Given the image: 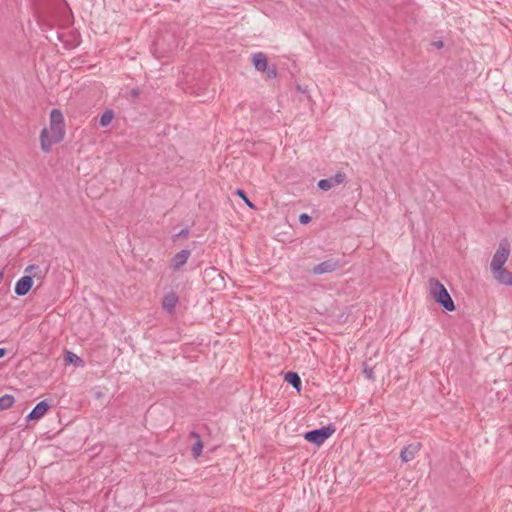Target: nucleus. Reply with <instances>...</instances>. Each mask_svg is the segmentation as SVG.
I'll return each mask as SVG.
<instances>
[{"label":"nucleus","mask_w":512,"mask_h":512,"mask_svg":"<svg viewBox=\"0 0 512 512\" xmlns=\"http://www.w3.org/2000/svg\"><path fill=\"white\" fill-rule=\"evenodd\" d=\"M428 287L431 298L444 310L452 312L456 309L453 299L438 279L430 278L428 280Z\"/></svg>","instance_id":"f257e3e1"},{"label":"nucleus","mask_w":512,"mask_h":512,"mask_svg":"<svg viewBox=\"0 0 512 512\" xmlns=\"http://www.w3.org/2000/svg\"><path fill=\"white\" fill-rule=\"evenodd\" d=\"M38 272H40L38 265H29L26 267L25 273L29 274L21 277L14 287V292L17 296H24L30 291L33 285V278L38 276Z\"/></svg>","instance_id":"f03ea898"},{"label":"nucleus","mask_w":512,"mask_h":512,"mask_svg":"<svg viewBox=\"0 0 512 512\" xmlns=\"http://www.w3.org/2000/svg\"><path fill=\"white\" fill-rule=\"evenodd\" d=\"M336 431L334 424L330 423L317 429L306 431L303 435L304 439L317 446L322 445Z\"/></svg>","instance_id":"7ed1b4c3"},{"label":"nucleus","mask_w":512,"mask_h":512,"mask_svg":"<svg viewBox=\"0 0 512 512\" xmlns=\"http://www.w3.org/2000/svg\"><path fill=\"white\" fill-rule=\"evenodd\" d=\"M50 130L53 134V141L60 143L65 136V122L62 112L54 108L50 112Z\"/></svg>","instance_id":"20e7f679"},{"label":"nucleus","mask_w":512,"mask_h":512,"mask_svg":"<svg viewBox=\"0 0 512 512\" xmlns=\"http://www.w3.org/2000/svg\"><path fill=\"white\" fill-rule=\"evenodd\" d=\"M510 253V243L507 239H502L499 243L498 249L496 250L490 266L491 269L494 270H500L503 268L505 262L508 259Z\"/></svg>","instance_id":"39448f33"},{"label":"nucleus","mask_w":512,"mask_h":512,"mask_svg":"<svg viewBox=\"0 0 512 512\" xmlns=\"http://www.w3.org/2000/svg\"><path fill=\"white\" fill-rule=\"evenodd\" d=\"M345 179L346 174L344 172H337L333 177L319 180L317 186L320 190L328 191L334 186L342 184Z\"/></svg>","instance_id":"423d86ee"},{"label":"nucleus","mask_w":512,"mask_h":512,"mask_svg":"<svg viewBox=\"0 0 512 512\" xmlns=\"http://www.w3.org/2000/svg\"><path fill=\"white\" fill-rule=\"evenodd\" d=\"M340 267V261L338 259H328L317 265L312 269V273L316 275L331 273Z\"/></svg>","instance_id":"0eeeda50"},{"label":"nucleus","mask_w":512,"mask_h":512,"mask_svg":"<svg viewBox=\"0 0 512 512\" xmlns=\"http://www.w3.org/2000/svg\"><path fill=\"white\" fill-rule=\"evenodd\" d=\"M422 445L419 442L411 443L404 446L400 452V459L403 463L412 461L416 454L420 451Z\"/></svg>","instance_id":"6e6552de"},{"label":"nucleus","mask_w":512,"mask_h":512,"mask_svg":"<svg viewBox=\"0 0 512 512\" xmlns=\"http://www.w3.org/2000/svg\"><path fill=\"white\" fill-rule=\"evenodd\" d=\"M50 409V404L47 400H42L35 405L31 412L27 415L26 420H39L42 418Z\"/></svg>","instance_id":"1a4fd4ad"},{"label":"nucleus","mask_w":512,"mask_h":512,"mask_svg":"<svg viewBox=\"0 0 512 512\" xmlns=\"http://www.w3.org/2000/svg\"><path fill=\"white\" fill-rule=\"evenodd\" d=\"M191 251L189 249H183L180 252L176 253L170 262V267L174 270H179L181 267H183L188 258L190 257Z\"/></svg>","instance_id":"9d476101"},{"label":"nucleus","mask_w":512,"mask_h":512,"mask_svg":"<svg viewBox=\"0 0 512 512\" xmlns=\"http://www.w3.org/2000/svg\"><path fill=\"white\" fill-rule=\"evenodd\" d=\"M179 302V297L175 292H170L166 294L162 300V307L168 313H173L177 303Z\"/></svg>","instance_id":"9b49d317"},{"label":"nucleus","mask_w":512,"mask_h":512,"mask_svg":"<svg viewBox=\"0 0 512 512\" xmlns=\"http://www.w3.org/2000/svg\"><path fill=\"white\" fill-rule=\"evenodd\" d=\"M252 61L255 70L259 72H264L265 70L268 69V59L266 54H264L263 52H257L253 54Z\"/></svg>","instance_id":"f8f14e48"},{"label":"nucleus","mask_w":512,"mask_h":512,"mask_svg":"<svg viewBox=\"0 0 512 512\" xmlns=\"http://www.w3.org/2000/svg\"><path fill=\"white\" fill-rule=\"evenodd\" d=\"M40 144L42 151L45 153H49L52 145L55 144V141H53V134L50 136L46 128H44L40 133Z\"/></svg>","instance_id":"ddd939ff"},{"label":"nucleus","mask_w":512,"mask_h":512,"mask_svg":"<svg viewBox=\"0 0 512 512\" xmlns=\"http://www.w3.org/2000/svg\"><path fill=\"white\" fill-rule=\"evenodd\" d=\"M189 437L196 440V442L194 443V445L191 448V452H192L193 457L195 459H197L202 453L203 442L201 440L199 433H197L196 431H191L189 434Z\"/></svg>","instance_id":"4468645a"},{"label":"nucleus","mask_w":512,"mask_h":512,"mask_svg":"<svg viewBox=\"0 0 512 512\" xmlns=\"http://www.w3.org/2000/svg\"><path fill=\"white\" fill-rule=\"evenodd\" d=\"M284 380L289 383L298 392L301 390V378L298 373L294 371H288L284 374Z\"/></svg>","instance_id":"2eb2a0df"},{"label":"nucleus","mask_w":512,"mask_h":512,"mask_svg":"<svg viewBox=\"0 0 512 512\" xmlns=\"http://www.w3.org/2000/svg\"><path fill=\"white\" fill-rule=\"evenodd\" d=\"M496 273V279L504 285H512V273L507 269L501 268L500 270H494Z\"/></svg>","instance_id":"dca6fc26"},{"label":"nucleus","mask_w":512,"mask_h":512,"mask_svg":"<svg viewBox=\"0 0 512 512\" xmlns=\"http://www.w3.org/2000/svg\"><path fill=\"white\" fill-rule=\"evenodd\" d=\"M113 118H114V111L111 109H107L100 116L99 125L101 127H106L112 122Z\"/></svg>","instance_id":"f3484780"},{"label":"nucleus","mask_w":512,"mask_h":512,"mask_svg":"<svg viewBox=\"0 0 512 512\" xmlns=\"http://www.w3.org/2000/svg\"><path fill=\"white\" fill-rule=\"evenodd\" d=\"M14 397L10 394H5L0 397V411L10 408L14 404Z\"/></svg>","instance_id":"a211bd4d"},{"label":"nucleus","mask_w":512,"mask_h":512,"mask_svg":"<svg viewBox=\"0 0 512 512\" xmlns=\"http://www.w3.org/2000/svg\"><path fill=\"white\" fill-rule=\"evenodd\" d=\"M235 194L239 196L250 209H256V206L249 200L244 190L237 189Z\"/></svg>","instance_id":"6ab92c4d"},{"label":"nucleus","mask_w":512,"mask_h":512,"mask_svg":"<svg viewBox=\"0 0 512 512\" xmlns=\"http://www.w3.org/2000/svg\"><path fill=\"white\" fill-rule=\"evenodd\" d=\"M65 361L73 364L82 363V359L70 351L66 353Z\"/></svg>","instance_id":"aec40b11"},{"label":"nucleus","mask_w":512,"mask_h":512,"mask_svg":"<svg viewBox=\"0 0 512 512\" xmlns=\"http://www.w3.org/2000/svg\"><path fill=\"white\" fill-rule=\"evenodd\" d=\"M264 72H266V76L269 79H274L277 77V68L275 65H272V66L268 65V69L265 70Z\"/></svg>","instance_id":"412c9836"},{"label":"nucleus","mask_w":512,"mask_h":512,"mask_svg":"<svg viewBox=\"0 0 512 512\" xmlns=\"http://www.w3.org/2000/svg\"><path fill=\"white\" fill-rule=\"evenodd\" d=\"M311 220H312L311 216L308 215L307 213H302L299 215V222L303 225L310 223Z\"/></svg>","instance_id":"4be33fe9"},{"label":"nucleus","mask_w":512,"mask_h":512,"mask_svg":"<svg viewBox=\"0 0 512 512\" xmlns=\"http://www.w3.org/2000/svg\"><path fill=\"white\" fill-rule=\"evenodd\" d=\"M364 373H365V375H366V377L368 379H373L374 378V372H373L372 368H368L367 366H365Z\"/></svg>","instance_id":"5701e85b"},{"label":"nucleus","mask_w":512,"mask_h":512,"mask_svg":"<svg viewBox=\"0 0 512 512\" xmlns=\"http://www.w3.org/2000/svg\"><path fill=\"white\" fill-rule=\"evenodd\" d=\"M189 234V229L188 228H183L182 230H180V232L175 236V237H186L188 236Z\"/></svg>","instance_id":"b1692460"},{"label":"nucleus","mask_w":512,"mask_h":512,"mask_svg":"<svg viewBox=\"0 0 512 512\" xmlns=\"http://www.w3.org/2000/svg\"><path fill=\"white\" fill-rule=\"evenodd\" d=\"M140 94H141V91H140L138 88H133V89H131V91H130V95H131V97H133V98H137V97H139V95H140Z\"/></svg>","instance_id":"393cba45"},{"label":"nucleus","mask_w":512,"mask_h":512,"mask_svg":"<svg viewBox=\"0 0 512 512\" xmlns=\"http://www.w3.org/2000/svg\"><path fill=\"white\" fill-rule=\"evenodd\" d=\"M7 354L6 348H0V358L4 357Z\"/></svg>","instance_id":"a878e982"},{"label":"nucleus","mask_w":512,"mask_h":512,"mask_svg":"<svg viewBox=\"0 0 512 512\" xmlns=\"http://www.w3.org/2000/svg\"><path fill=\"white\" fill-rule=\"evenodd\" d=\"M442 45H443V44H442V42H441V41L437 43V46H438V47H442Z\"/></svg>","instance_id":"bb28decb"},{"label":"nucleus","mask_w":512,"mask_h":512,"mask_svg":"<svg viewBox=\"0 0 512 512\" xmlns=\"http://www.w3.org/2000/svg\"><path fill=\"white\" fill-rule=\"evenodd\" d=\"M2 276H3V274H2V272H0V279L2 278Z\"/></svg>","instance_id":"cd10ccee"}]
</instances>
